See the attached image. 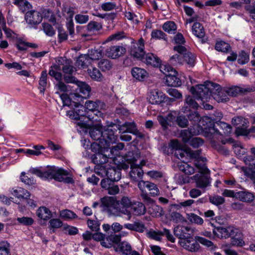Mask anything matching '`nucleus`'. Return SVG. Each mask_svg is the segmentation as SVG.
Wrapping results in <instances>:
<instances>
[{
	"label": "nucleus",
	"instance_id": "7c9ffc66",
	"mask_svg": "<svg viewBox=\"0 0 255 255\" xmlns=\"http://www.w3.org/2000/svg\"><path fill=\"white\" fill-rule=\"evenodd\" d=\"M183 62L186 63L189 67H193L196 64V55L188 51L183 55Z\"/></svg>",
	"mask_w": 255,
	"mask_h": 255
},
{
	"label": "nucleus",
	"instance_id": "e433bc0d",
	"mask_svg": "<svg viewBox=\"0 0 255 255\" xmlns=\"http://www.w3.org/2000/svg\"><path fill=\"white\" fill-rule=\"evenodd\" d=\"M189 120L186 114L178 115L175 120L176 124L180 128H186L188 126Z\"/></svg>",
	"mask_w": 255,
	"mask_h": 255
},
{
	"label": "nucleus",
	"instance_id": "72a5a7b5",
	"mask_svg": "<svg viewBox=\"0 0 255 255\" xmlns=\"http://www.w3.org/2000/svg\"><path fill=\"white\" fill-rule=\"evenodd\" d=\"M131 246L127 242H122L120 243L118 248L115 249L116 252H121L126 255H130L131 253Z\"/></svg>",
	"mask_w": 255,
	"mask_h": 255
},
{
	"label": "nucleus",
	"instance_id": "7ed1b4c3",
	"mask_svg": "<svg viewBox=\"0 0 255 255\" xmlns=\"http://www.w3.org/2000/svg\"><path fill=\"white\" fill-rule=\"evenodd\" d=\"M194 113L193 118H191L190 114L189 116L190 122L195 134H202L208 137H211L214 134H222L216 128L214 119L207 116L201 117L199 113Z\"/></svg>",
	"mask_w": 255,
	"mask_h": 255
},
{
	"label": "nucleus",
	"instance_id": "cd10ccee",
	"mask_svg": "<svg viewBox=\"0 0 255 255\" xmlns=\"http://www.w3.org/2000/svg\"><path fill=\"white\" fill-rule=\"evenodd\" d=\"M91 64L88 54H81L77 58L76 65L79 68L85 69Z\"/></svg>",
	"mask_w": 255,
	"mask_h": 255
},
{
	"label": "nucleus",
	"instance_id": "ddd939ff",
	"mask_svg": "<svg viewBox=\"0 0 255 255\" xmlns=\"http://www.w3.org/2000/svg\"><path fill=\"white\" fill-rule=\"evenodd\" d=\"M24 18L26 22L34 28H37V25L40 24L43 19L41 12L35 10H31L26 12Z\"/></svg>",
	"mask_w": 255,
	"mask_h": 255
},
{
	"label": "nucleus",
	"instance_id": "412c9836",
	"mask_svg": "<svg viewBox=\"0 0 255 255\" xmlns=\"http://www.w3.org/2000/svg\"><path fill=\"white\" fill-rule=\"evenodd\" d=\"M252 88L250 87L242 88L237 86L227 88V96L236 97L239 95H245L252 91Z\"/></svg>",
	"mask_w": 255,
	"mask_h": 255
},
{
	"label": "nucleus",
	"instance_id": "8fccbe9b",
	"mask_svg": "<svg viewBox=\"0 0 255 255\" xmlns=\"http://www.w3.org/2000/svg\"><path fill=\"white\" fill-rule=\"evenodd\" d=\"M133 209L135 214L137 215H143L146 211L144 205L142 203L139 202L134 204Z\"/></svg>",
	"mask_w": 255,
	"mask_h": 255
},
{
	"label": "nucleus",
	"instance_id": "b1692460",
	"mask_svg": "<svg viewBox=\"0 0 255 255\" xmlns=\"http://www.w3.org/2000/svg\"><path fill=\"white\" fill-rule=\"evenodd\" d=\"M131 74L134 79L140 82L144 81L148 76V73L144 69L138 67L132 68Z\"/></svg>",
	"mask_w": 255,
	"mask_h": 255
},
{
	"label": "nucleus",
	"instance_id": "49530a36",
	"mask_svg": "<svg viewBox=\"0 0 255 255\" xmlns=\"http://www.w3.org/2000/svg\"><path fill=\"white\" fill-rule=\"evenodd\" d=\"M169 146L171 148V150L173 151H192L190 149H187L186 150L182 149V147L181 143L179 142L177 139H172L170 140Z\"/></svg>",
	"mask_w": 255,
	"mask_h": 255
},
{
	"label": "nucleus",
	"instance_id": "0e129e2a",
	"mask_svg": "<svg viewBox=\"0 0 255 255\" xmlns=\"http://www.w3.org/2000/svg\"><path fill=\"white\" fill-rule=\"evenodd\" d=\"M210 202L216 206H219L223 204L225 202V199L224 197L216 195L213 197H210Z\"/></svg>",
	"mask_w": 255,
	"mask_h": 255
},
{
	"label": "nucleus",
	"instance_id": "79ce46f5",
	"mask_svg": "<svg viewBox=\"0 0 255 255\" xmlns=\"http://www.w3.org/2000/svg\"><path fill=\"white\" fill-rule=\"evenodd\" d=\"M193 133L196 134L194 132V130L192 131L191 129L190 130L183 129L180 132V137L182 138V140L184 143H187L192 137Z\"/></svg>",
	"mask_w": 255,
	"mask_h": 255
},
{
	"label": "nucleus",
	"instance_id": "a878e982",
	"mask_svg": "<svg viewBox=\"0 0 255 255\" xmlns=\"http://www.w3.org/2000/svg\"><path fill=\"white\" fill-rule=\"evenodd\" d=\"M106 175L108 178L115 182L118 181L121 178L122 173L119 171L116 165L110 166L106 169Z\"/></svg>",
	"mask_w": 255,
	"mask_h": 255
},
{
	"label": "nucleus",
	"instance_id": "a211bd4d",
	"mask_svg": "<svg viewBox=\"0 0 255 255\" xmlns=\"http://www.w3.org/2000/svg\"><path fill=\"white\" fill-rule=\"evenodd\" d=\"M169 98L161 91L158 90H154L150 92L148 101L152 105H158L162 103H165Z\"/></svg>",
	"mask_w": 255,
	"mask_h": 255
},
{
	"label": "nucleus",
	"instance_id": "423d86ee",
	"mask_svg": "<svg viewBox=\"0 0 255 255\" xmlns=\"http://www.w3.org/2000/svg\"><path fill=\"white\" fill-rule=\"evenodd\" d=\"M69 174V171L63 168H58L52 166L48 168L47 179H54L58 182H63L65 183L72 184L74 182L73 178L71 176L64 177Z\"/></svg>",
	"mask_w": 255,
	"mask_h": 255
},
{
	"label": "nucleus",
	"instance_id": "6e6552de",
	"mask_svg": "<svg viewBox=\"0 0 255 255\" xmlns=\"http://www.w3.org/2000/svg\"><path fill=\"white\" fill-rule=\"evenodd\" d=\"M193 96L190 95L186 96L184 101V106L182 107V112L183 114H186V116L190 120L189 114L191 116V118H193V114L195 113H199L197 111L199 106L198 104L196 102L195 100H199L197 99L193 94Z\"/></svg>",
	"mask_w": 255,
	"mask_h": 255
},
{
	"label": "nucleus",
	"instance_id": "c9c22d12",
	"mask_svg": "<svg viewBox=\"0 0 255 255\" xmlns=\"http://www.w3.org/2000/svg\"><path fill=\"white\" fill-rule=\"evenodd\" d=\"M47 71L46 70L42 71L41 73L40 77L39 80V87L38 89H39L40 93L44 94L45 91V88L47 85Z\"/></svg>",
	"mask_w": 255,
	"mask_h": 255
},
{
	"label": "nucleus",
	"instance_id": "9d476101",
	"mask_svg": "<svg viewBox=\"0 0 255 255\" xmlns=\"http://www.w3.org/2000/svg\"><path fill=\"white\" fill-rule=\"evenodd\" d=\"M200 173L196 174L193 176V179L195 181L196 186L199 188H205L210 185V170H199Z\"/></svg>",
	"mask_w": 255,
	"mask_h": 255
},
{
	"label": "nucleus",
	"instance_id": "c03bdc74",
	"mask_svg": "<svg viewBox=\"0 0 255 255\" xmlns=\"http://www.w3.org/2000/svg\"><path fill=\"white\" fill-rule=\"evenodd\" d=\"M21 181L25 184L31 186L35 184L36 180L30 175H26L24 172H22L20 175Z\"/></svg>",
	"mask_w": 255,
	"mask_h": 255
},
{
	"label": "nucleus",
	"instance_id": "680f3d73",
	"mask_svg": "<svg viewBox=\"0 0 255 255\" xmlns=\"http://www.w3.org/2000/svg\"><path fill=\"white\" fill-rule=\"evenodd\" d=\"M62 11L64 15H65V14H67L69 19L73 18L74 14V11L72 7L70 6H68L67 4H63L62 8Z\"/></svg>",
	"mask_w": 255,
	"mask_h": 255
},
{
	"label": "nucleus",
	"instance_id": "2f4dec72",
	"mask_svg": "<svg viewBox=\"0 0 255 255\" xmlns=\"http://www.w3.org/2000/svg\"><path fill=\"white\" fill-rule=\"evenodd\" d=\"M12 194L19 200L27 199L30 196L29 192L27 190L21 187H18L14 190Z\"/></svg>",
	"mask_w": 255,
	"mask_h": 255
},
{
	"label": "nucleus",
	"instance_id": "774afa93",
	"mask_svg": "<svg viewBox=\"0 0 255 255\" xmlns=\"http://www.w3.org/2000/svg\"><path fill=\"white\" fill-rule=\"evenodd\" d=\"M88 31H92L94 30H100L102 28V26L100 23L95 21H91L87 25Z\"/></svg>",
	"mask_w": 255,
	"mask_h": 255
},
{
	"label": "nucleus",
	"instance_id": "a19ab883",
	"mask_svg": "<svg viewBox=\"0 0 255 255\" xmlns=\"http://www.w3.org/2000/svg\"><path fill=\"white\" fill-rule=\"evenodd\" d=\"M98 67L104 72L110 70L112 66L110 60L107 59H101L98 64Z\"/></svg>",
	"mask_w": 255,
	"mask_h": 255
},
{
	"label": "nucleus",
	"instance_id": "393cba45",
	"mask_svg": "<svg viewBox=\"0 0 255 255\" xmlns=\"http://www.w3.org/2000/svg\"><path fill=\"white\" fill-rule=\"evenodd\" d=\"M231 244L233 246L237 247H243L245 245V242L244 241L243 234L237 228L234 232V235L231 236Z\"/></svg>",
	"mask_w": 255,
	"mask_h": 255
},
{
	"label": "nucleus",
	"instance_id": "4c0bfd02",
	"mask_svg": "<svg viewBox=\"0 0 255 255\" xmlns=\"http://www.w3.org/2000/svg\"><path fill=\"white\" fill-rule=\"evenodd\" d=\"M88 51L87 54L89 55L91 62L93 60H98L103 54V50L100 48L91 49V50H89Z\"/></svg>",
	"mask_w": 255,
	"mask_h": 255
},
{
	"label": "nucleus",
	"instance_id": "aec40b11",
	"mask_svg": "<svg viewBox=\"0 0 255 255\" xmlns=\"http://www.w3.org/2000/svg\"><path fill=\"white\" fill-rule=\"evenodd\" d=\"M237 228L233 226H228L227 227H218L216 228V230H214L213 234L216 237L221 239H227L231 238L234 235V232Z\"/></svg>",
	"mask_w": 255,
	"mask_h": 255
},
{
	"label": "nucleus",
	"instance_id": "f3484780",
	"mask_svg": "<svg viewBox=\"0 0 255 255\" xmlns=\"http://www.w3.org/2000/svg\"><path fill=\"white\" fill-rule=\"evenodd\" d=\"M245 163L247 166L244 171L246 176L251 180L255 179V158L251 155L247 156L245 160Z\"/></svg>",
	"mask_w": 255,
	"mask_h": 255
},
{
	"label": "nucleus",
	"instance_id": "6ab92c4d",
	"mask_svg": "<svg viewBox=\"0 0 255 255\" xmlns=\"http://www.w3.org/2000/svg\"><path fill=\"white\" fill-rule=\"evenodd\" d=\"M126 52V48L120 45H113L106 50V55L111 59H117L122 56Z\"/></svg>",
	"mask_w": 255,
	"mask_h": 255
},
{
	"label": "nucleus",
	"instance_id": "de8ad7c7",
	"mask_svg": "<svg viewBox=\"0 0 255 255\" xmlns=\"http://www.w3.org/2000/svg\"><path fill=\"white\" fill-rule=\"evenodd\" d=\"M60 215L62 219L65 220L75 219L78 217L73 211L67 209L62 210L60 212Z\"/></svg>",
	"mask_w": 255,
	"mask_h": 255
},
{
	"label": "nucleus",
	"instance_id": "dca6fc26",
	"mask_svg": "<svg viewBox=\"0 0 255 255\" xmlns=\"http://www.w3.org/2000/svg\"><path fill=\"white\" fill-rule=\"evenodd\" d=\"M76 85L77 88L76 89L75 93H79V96L82 98H78L79 101H84L90 97L91 88L87 83L79 81Z\"/></svg>",
	"mask_w": 255,
	"mask_h": 255
},
{
	"label": "nucleus",
	"instance_id": "e2e57ef3",
	"mask_svg": "<svg viewBox=\"0 0 255 255\" xmlns=\"http://www.w3.org/2000/svg\"><path fill=\"white\" fill-rule=\"evenodd\" d=\"M132 157L130 156H127L125 159V161L122 160V162L118 161V163H115V165L116 167H117L118 170L119 171L121 172V170L122 169H124L125 170H126L128 169L129 168V164L130 163H128V161L127 160L128 158H132Z\"/></svg>",
	"mask_w": 255,
	"mask_h": 255
},
{
	"label": "nucleus",
	"instance_id": "5701e85b",
	"mask_svg": "<svg viewBox=\"0 0 255 255\" xmlns=\"http://www.w3.org/2000/svg\"><path fill=\"white\" fill-rule=\"evenodd\" d=\"M142 186L146 188L149 191V194L151 196H157L159 194V190L157 185L148 181L141 180L138 183L139 188L141 189Z\"/></svg>",
	"mask_w": 255,
	"mask_h": 255
},
{
	"label": "nucleus",
	"instance_id": "473e14b6",
	"mask_svg": "<svg viewBox=\"0 0 255 255\" xmlns=\"http://www.w3.org/2000/svg\"><path fill=\"white\" fill-rule=\"evenodd\" d=\"M215 49L219 52L228 53L231 50V46L229 43L221 40L216 41Z\"/></svg>",
	"mask_w": 255,
	"mask_h": 255
},
{
	"label": "nucleus",
	"instance_id": "3c124183",
	"mask_svg": "<svg viewBox=\"0 0 255 255\" xmlns=\"http://www.w3.org/2000/svg\"><path fill=\"white\" fill-rule=\"evenodd\" d=\"M102 205L106 208L112 207L116 202V199L113 197H104L101 199Z\"/></svg>",
	"mask_w": 255,
	"mask_h": 255
},
{
	"label": "nucleus",
	"instance_id": "bf43d9fd",
	"mask_svg": "<svg viewBox=\"0 0 255 255\" xmlns=\"http://www.w3.org/2000/svg\"><path fill=\"white\" fill-rule=\"evenodd\" d=\"M174 234L176 237L179 239H187L186 233H184L182 226H177L174 229Z\"/></svg>",
	"mask_w": 255,
	"mask_h": 255
},
{
	"label": "nucleus",
	"instance_id": "4d7b16f0",
	"mask_svg": "<svg viewBox=\"0 0 255 255\" xmlns=\"http://www.w3.org/2000/svg\"><path fill=\"white\" fill-rule=\"evenodd\" d=\"M151 36L152 38L156 39H163L167 40V35L160 30H154L151 33Z\"/></svg>",
	"mask_w": 255,
	"mask_h": 255
},
{
	"label": "nucleus",
	"instance_id": "0eeeda50",
	"mask_svg": "<svg viewBox=\"0 0 255 255\" xmlns=\"http://www.w3.org/2000/svg\"><path fill=\"white\" fill-rule=\"evenodd\" d=\"M163 67L161 72L165 75V84L169 87L181 86L182 83L178 72L169 65H163Z\"/></svg>",
	"mask_w": 255,
	"mask_h": 255
},
{
	"label": "nucleus",
	"instance_id": "a18cd8bd",
	"mask_svg": "<svg viewBox=\"0 0 255 255\" xmlns=\"http://www.w3.org/2000/svg\"><path fill=\"white\" fill-rule=\"evenodd\" d=\"M232 124L234 126H247L249 124L248 119L242 117L238 116L232 119Z\"/></svg>",
	"mask_w": 255,
	"mask_h": 255
},
{
	"label": "nucleus",
	"instance_id": "09e8293b",
	"mask_svg": "<svg viewBox=\"0 0 255 255\" xmlns=\"http://www.w3.org/2000/svg\"><path fill=\"white\" fill-rule=\"evenodd\" d=\"M43 30L47 36L52 37L55 34V31L53 26L48 23H42Z\"/></svg>",
	"mask_w": 255,
	"mask_h": 255
},
{
	"label": "nucleus",
	"instance_id": "338daca9",
	"mask_svg": "<svg viewBox=\"0 0 255 255\" xmlns=\"http://www.w3.org/2000/svg\"><path fill=\"white\" fill-rule=\"evenodd\" d=\"M17 221L19 223L24 226H31L34 223V220L32 218L27 217L17 218Z\"/></svg>",
	"mask_w": 255,
	"mask_h": 255
},
{
	"label": "nucleus",
	"instance_id": "bb28decb",
	"mask_svg": "<svg viewBox=\"0 0 255 255\" xmlns=\"http://www.w3.org/2000/svg\"><path fill=\"white\" fill-rule=\"evenodd\" d=\"M236 198L243 202L251 203L254 201L255 196L252 192L244 189L237 192Z\"/></svg>",
	"mask_w": 255,
	"mask_h": 255
},
{
	"label": "nucleus",
	"instance_id": "f8f14e48",
	"mask_svg": "<svg viewBox=\"0 0 255 255\" xmlns=\"http://www.w3.org/2000/svg\"><path fill=\"white\" fill-rule=\"evenodd\" d=\"M108 128L110 137V142H111L116 141L118 137V133L122 134L127 133L126 122L122 125L111 122L108 125Z\"/></svg>",
	"mask_w": 255,
	"mask_h": 255
},
{
	"label": "nucleus",
	"instance_id": "f704fd0d",
	"mask_svg": "<svg viewBox=\"0 0 255 255\" xmlns=\"http://www.w3.org/2000/svg\"><path fill=\"white\" fill-rule=\"evenodd\" d=\"M124 227L131 231H136L139 233H143L144 231V225L138 222H135L134 224L127 223L124 224Z\"/></svg>",
	"mask_w": 255,
	"mask_h": 255
},
{
	"label": "nucleus",
	"instance_id": "1a4fd4ad",
	"mask_svg": "<svg viewBox=\"0 0 255 255\" xmlns=\"http://www.w3.org/2000/svg\"><path fill=\"white\" fill-rule=\"evenodd\" d=\"M127 160L130 165V171L129 172V176L132 182L139 183V181L142 180L143 175V170L141 166L136 163V158L133 156L132 158H128Z\"/></svg>",
	"mask_w": 255,
	"mask_h": 255
},
{
	"label": "nucleus",
	"instance_id": "2eb2a0df",
	"mask_svg": "<svg viewBox=\"0 0 255 255\" xmlns=\"http://www.w3.org/2000/svg\"><path fill=\"white\" fill-rule=\"evenodd\" d=\"M140 61L145 63L147 65H150L154 67H159L161 71L164 68L161 64V59L156 55L152 53H145L143 59Z\"/></svg>",
	"mask_w": 255,
	"mask_h": 255
},
{
	"label": "nucleus",
	"instance_id": "4468645a",
	"mask_svg": "<svg viewBox=\"0 0 255 255\" xmlns=\"http://www.w3.org/2000/svg\"><path fill=\"white\" fill-rule=\"evenodd\" d=\"M60 98L64 105L74 107V109H77L78 105H79L78 98H82L79 96V93L74 92H71L69 95L63 93L60 95Z\"/></svg>",
	"mask_w": 255,
	"mask_h": 255
},
{
	"label": "nucleus",
	"instance_id": "9b49d317",
	"mask_svg": "<svg viewBox=\"0 0 255 255\" xmlns=\"http://www.w3.org/2000/svg\"><path fill=\"white\" fill-rule=\"evenodd\" d=\"M130 55L136 60H139L143 59L145 52L144 51V41L141 37L137 42L133 43L130 48Z\"/></svg>",
	"mask_w": 255,
	"mask_h": 255
},
{
	"label": "nucleus",
	"instance_id": "13d9d810",
	"mask_svg": "<svg viewBox=\"0 0 255 255\" xmlns=\"http://www.w3.org/2000/svg\"><path fill=\"white\" fill-rule=\"evenodd\" d=\"M71 60L70 59H66L65 64L62 67V70L65 74L72 75L75 69L74 66L71 64Z\"/></svg>",
	"mask_w": 255,
	"mask_h": 255
},
{
	"label": "nucleus",
	"instance_id": "052dcab7",
	"mask_svg": "<svg viewBox=\"0 0 255 255\" xmlns=\"http://www.w3.org/2000/svg\"><path fill=\"white\" fill-rule=\"evenodd\" d=\"M248 125L247 126H239L236 128L235 134L237 136H249V130L247 128Z\"/></svg>",
	"mask_w": 255,
	"mask_h": 255
},
{
	"label": "nucleus",
	"instance_id": "603ef678",
	"mask_svg": "<svg viewBox=\"0 0 255 255\" xmlns=\"http://www.w3.org/2000/svg\"><path fill=\"white\" fill-rule=\"evenodd\" d=\"M249 54L245 50H242L239 54V58L237 60L238 63L241 65H244L247 63L250 60Z\"/></svg>",
	"mask_w": 255,
	"mask_h": 255
},
{
	"label": "nucleus",
	"instance_id": "f257e3e1",
	"mask_svg": "<svg viewBox=\"0 0 255 255\" xmlns=\"http://www.w3.org/2000/svg\"><path fill=\"white\" fill-rule=\"evenodd\" d=\"M197 99H201L204 103L213 98L218 103L226 102L229 101L227 96L226 87L210 81H206L204 84L192 86L190 90Z\"/></svg>",
	"mask_w": 255,
	"mask_h": 255
},
{
	"label": "nucleus",
	"instance_id": "20e7f679",
	"mask_svg": "<svg viewBox=\"0 0 255 255\" xmlns=\"http://www.w3.org/2000/svg\"><path fill=\"white\" fill-rule=\"evenodd\" d=\"M76 123L80 132L85 134L88 133L93 139L99 141L98 144H101V142L104 143L105 140L110 142L108 125L103 127L99 124H90L89 122L85 121H78Z\"/></svg>",
	"mask_w": 255,
	"mask_h": 255
},
{
	"label": "nucleus",
	"instance_id": "864d4df0",
	"mask_svg": "<svg viewBox=\"0 0 255 255\" xmlns=\"http://www.w3.org/2000/svg\"><path fill=\"white\" fill-rule=\"evenodd\" d=\"M28 42L25 41L22 38H17L15 46L19 51H25L27 49L28 45L25 44Z\"/></svg>",
	"mask_w": 255,
	"mask_h": 255
},
{
	"label": "nucleus",
	"instance_id": "c756f323",
	"mask_svg": "<svg viewBox=\"0 0 255 255\" xmlns=\"http://www.w3.org/2000/svg\"><path fill=\"white\" fill-rule=\"evenodd\" d=\"M193 34L199 38H203L205 36V31L202 24L199 22H195L192 26Z\"/></svg>",
	"mask_w": 255,
	"mask_h": 255
},
{
	"label": "nucleus",
	"instance_id": "39448f33",
	"mask_svg": "<svg viewBox=\"0 0 255 255\" xmlns=\"http://www.w3.org/2000/svg\"><path fill=\"white\" fill-rule=\"evenodd\" d=\"M104 143L101 142V144L94 142L90 145V149L93 154H89L92 162L96 165H101L105 163L108 160V157L105 154L109 150L110 143L106 141H104Z\"/></svg>",
	"mask_w": 255,
	"mask_h": 255
},
{
	"label": "nucleus",
	"instance_id": "37998d69",
	"mask_svg": "<svg viewBox=\"0 0 255 255\" xmlns=\"http://www.w3.org/2000/svg\"><path fill=\"white\" fill-rule=\"evenodd\" d=\"M169 62L173 66L183 65V55L178 54H174L170 57Z\"/></svg>",
	"mask_w": 255,
	"mask_h": 255
},
{
	"label": "nucleus",
	"instance_id": "4be33fe9",
	"mask_svg": "<svg viewBox=\"0 0 255 255\" xmlns=\"http://www.w3.org/2000/svg\"><path fill=\"white\" fill-rule=\"evenodd\" d=\"M191 158L194 159V166L199 170H206L209 171V169L206 166L205 164L200 163V161L205 162L206 161L205 157L201 156L200 152L197 151H192L190 153Z\"/></svg>",
	"mask_w": 255,
	"mask_h": 255
},
{
	"label": "nucleus",
	"instance_id": "c85d7f7f",
	"mask_svg": "<svg viewBox=\"0 0 255 255\" xmlns=\"http://www.w3.org/2000/svg\"><path fill=\"white\" fill-rule=\"evenodd\" d=\"M36 215L40 219L47 221L52 217V212L49 208L41 206L36 211Z\"/></svg>",
	"mask_w": 255,
	"mask_h": 255
},
{
	"label": "nucleus",
	"instance_id": "5fc2aeb1",
	"mask_svg": "<svg viewBox=\"0 0 255 255\" xmlns=\"http://www.w3.org/2000/svg\"><path fill=\"white\" fill-rule=\"evenodd\" d=\"M203 143L204 140L201 138L197 137H193V136L190 139L189 142L187 143V144L194 148H198L202 145Z\"/></svg>",
	"mask_w": 255,
	"mask_h": 255
},
{
	"label": "nucleus",
	"instance_id": "58836bf2",
	"mask_svg": "<svg viewBox=\"0 0 255 255\" xmlns=\"http://www.w3.org/2000/svg\"><path fill=\"white\" fill-rule=\"evenodd\" d=\"M163 30L168 33H174L176 31L177 26L173 21H167L162 25Z\"/></svg>",
	"mask_w": 255,
	"mask_h": 255
},
{
	"label": "nucleus",
	"instance_id": "ea45409f",
	"mask_svg": "<svg viewBox=\"0 0 255 255\" xmlns=\"http://www.w3.org/2000/svg\"><path fill=\"white\" fill-rule=\"evenodd\" d=\"M89 75L91 78L96 81H102L103 78V75L99 69L96 67H93L92 70H88Z\"/></svg>",
	"mask_w": 255,
	"mask_h": 255
},
{
	"label": "nucleus",
	"instance_id": "f03ea898",
	"mask_svg": "<svg viewBox=\"0 0 255 255\" xmlns=\"http://www.w3.org/2000/svg\"><path fill=\"white\" fill-rule=\"evenodd\" d=\"M99 100L93 101L87 100L83 105L84 101H79V105L77 109L67 111V115L69 117L76 122L85 121L90 122L94 119V116L90 114V113H93L94 115L98 116L101 113L99 110Z\"/></svg>",
	"mask_w": 255,
	"mask_h": 255
},
{
	"label": "nucleus",
	"instance_id": "6e6d98bb",
	"mask_svg": "<svg viewBox=\"0 0 255 255\" xmlns=\"http://www.w3.org/2000/svg\"><path fill=\"white\" fill-rule=\"evenodd\" d=\"M49 227L52 228V231L51 233H55V229H58L61 228L63 226V222L59 219L54 218L50 220L49 222Z\"/></svg>",
	"mask_w": 255,
	"mask_h": 255
},
{
	"label": "nucleus",
	"instance_id": "69168bd1",
	"mask_svg": "<svg viewBox=\"0 0 255 255\" xmlns=\"http://www.w3.org/2000/svg\"><path fill=\"white\" fill-rule=\"evenodd\" d=\"M31 173L37 175L41 178L47 179V175L48 173V169L45 171H42L37 168H32L30 169Z\"/></svg>",
	"mask_w": 255,
	"mask_h": 255
}]
</instances>
